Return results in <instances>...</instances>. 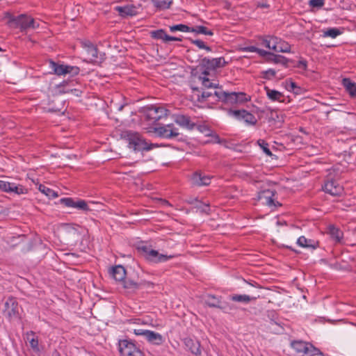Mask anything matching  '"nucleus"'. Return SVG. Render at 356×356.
<instances>
[{
  "mask_svg": "<svg viewBox=\"0 0 356 356\" xmlns=\"http://www.w3.org/2000/svg\"><path fill=\"white\" fill-rule=\"evenodd\" d=\"M121 138L127 140L129 143V147L134 151H149L154 147H159L156 143H148L138 132L131 130L122 131Z\"/></svg>",
  "mask_w": 356,
  "mask_h": 356,
  "instance_id": "obj_1",
  "label": "nucleus"
},
{
  "mask_svg": "<svg viewBox=\"0 0 356 356\" xmlns=\"http://www.w3.org/2000/svg\"><path fill=\"white\" fill-rule=\"evenodd\" d=\"M10 22H14L16 27L19 28L22 31L35 29L39 26V24L36 23L33 17L24 14L13 17Z\"/></svg>",
  "mask_w": 356,
  "mask_h": 356,
  "instance_id": "obj_2",
  "label": "nucleus"
},
{
  "mask_svg": "<svg viewBox=\"0 0 356 356\" xmlns=\"http://www.w3.org/2000/svg\"><path fill=\"white\" fill-rule=\"evenodd\" d=\"M49 67L56 75H65L70 74L72 76L77 75L80 69L77 66H71L67 65L59 64L52 60H49Z\"/></svg>",
  "mask_w": 356,
  "mask_h": 356,
  "instance_id": "obj_3",
  "label": "nucleus"
},
{
  "mask_svg": "<svg viewBox=\"0 0 356 356\" xmlns=\"http://www.w3.org/2000/svg\"><path fill=\"white\" fill-rule=\"evenodd\" d=\"M19 306L15 298L9 297L4 303L3 310L4 315L10 320L17 318L19 316Z\"/></svg>",
  "mask_w": 356,
  "mask_h": 356,
  "instance_id": "obj_4",
  "label": "nucleus"
},
{
  "mask_svg": "<svg viewBox=\"0 0 356 356\" xmlns=\"http://www.w3.org/2000/svg\"><path fill=\"white\" fill-rule=\"evenodd\" d=\"M146 118L149 120L158 121L168 115V110L156 105H150L145 108Z\"/></svg>",
  "mask_w": 356,
  "mask_h": 356,
  "instance_id": "obj_5",
  "label": "nucleus"
},
{
  "mask_svg": "<svg viewBox=\"0 0 356 356\" xmlns=\"http://www.w3.org/2000/svg\"><path fill=\"white\" fill-rule=\"evenodd\" d=\"M227 63L225 61L223 57L212 59L204 58L202 59L200 63L201 66L204 68L202 74L207 76L209 74L208 70H214L218 67H224Z\"/></svg>",
  "mask_w": 356,
  "mask_h": 356,
  "instance_id": "obj_6",
  "label": "nucleus"
},
{
  "mask_svg": "<svg viewBox=\"0 0 356 356\" xmlns=\"http://www.w3.org/2000/svg\"><path fill=\"white\" fill-rule=\"evenodd\" d=\"M118 349L121 356H137L140 355V351L136 348V345L132 341L127 339L119 341Z\"/></svg>",
  "mask_w": 356,
  "mask_h": 356,
  "instance_id": "obj_7",
  "label": "nucleus"
},
{
  "mask_svg": "<svg viewBox=\"0 0 356 356\" xmlns=\"http://www.w3.org/2000/svg\"><path fill=\"white\" fill-rule=\"evenodd\" d=\"M291 346L297 356H307L310 351H316L312 343L300 340L291 341Z\"/></svg>",
  "mask_w": 356,
  "mask_h": 356,
  "instance_id": "obj_8",
  "label": "nucleus"
},
{
  "mask_svg": "<svg viewBox=\"0 0 356 356\" xmlns=\"http://www.w3.org/2000/svg\"><path fill=\"white\" fill-rule=\"evenodd\" d=\"M134 333L136 335L144 336L148 342L156 346L161 345L164 341L161 334L154 331L144 329H134Z\"/></svg>",
  "mask_w": 356,
  "mask_h": 356,
  "instance_id": "obj_9",
  "label": "nucleus"
},
{
  "mask_svg": "<svg viewBox=\"0 0 356 356\" xmlns=\"http://www.w3.org/2000/svg\"><path fill=\"white\" fill-rule=\"evenodd\" d=\"M154 132L165 138H176L179 135V129L173 124H168L154 128Z\"/></svg>",
  "mask_w": 356,
  "mask_h": 356,
  "instance_id": "obj_10",
  "label": "nucleus"
},
{
  "mask_svg": "<svg viewBox=\"0 0 356 356\" xmlns=\"http://www.w3.org/2000/svg\"><path fill=\"white\" fill-rule=\"evenodd\" d=\"M60 202L67 207H72L83 211L90 210L87 202L83 200H74L71 197H63L60 200Z\"/></svg>",
  "mask_w": 356,
  "mask_h": 356,
  "instance_id": "obj_11",
  "label": "nucleus"
},
{
  "mask_svg": "<svg viewBox=\"0 0 356 356\" xmlns=\"http://www.w3.org/2000/svg\"><path fill=\"white\" fill-rule=\"evenodd\" d=\"M228 113L233 115L238 120H243L246 123L255 125L257 120L255 116L245 110H232L229 109Z\"/></svg>",
  "mask_w": 356,
  "mask_h": 356,
  "instance_id": "obj_12",
  "label": "nucleus"
},
{
  "mask_svg": "<svg viewBox=\"0 0 356 356\" xmlns=\"http://www.w3.org/2000/svg\"><path fill=\"white\" fill-rule=\"evenodd\" d=\"M214 95L216 96L218 100H222L226 103L234 104L237 103L238 97H243L245 93L243 92H227L222 90H216Z\"/></svg>",
  "mask_w": 356,
  "mask_h": 356,
  "instance_id": "obj_13",
  "label": "nucleus"
},
{
  "mask_svg": "<svg viewBox=\"0 0 356 356\" xmlns=\"http://www.w3.org/2000/svg\"><path fill=\"white\" fill-rule=\"evenodd\" d=\"M275 195V191L270 189L264 190L259 193L258 199L262 201L263 204H265L269 207H277L281 204L277 202H275L273 197Z\"/></svg>",
  "mask_w": 356,
  "mask_h": 356,
  "instance_id": "obj_14",
  "label": "nucleus"
},
{
  "mask_svg": "<svg viewBox=\"0 0 356 356\" xmlns=\"http://www.w3.org/2000/svg\"><path fill=\"white\" fill-rule=\"evenodd\" d=\"M323 189L326 193L332 196H340L343 191V187L333 179L327 181Z\"/></svg>",
  "mask_w": 356,
  "mask_h": 356,
  "instance_id": "obj_15",
  "label": "nucleus"
},
{
  "mask_svg": "<svg viewBox=\"0 0 356 356\" xmlns=\"http://www.w3.org/2000/svg\"><path fill=\"white\" fill-rule=\"evenodd\" d=\"M211 177L204 175L200 172H194L191 176V183L194 186H208L211 183Z\"/></svg>",
  "mask_w": 356,
  "mask_h": 356,
  "instance_id": "obj_16",
  "label": "nucleus"
},
{
  "mask_svg": "<svg viewBox=\"0 0 356 356\" xmlns=\"http://www.w3.org/2000/svg\"><path fill=\"white\" fill-rule=\"evenodd\" d=\"M174 120L177 124L188 130H193L196 125L195 122L191 120L189 116L185 115H175Z\"/></svg>",
  "mask_w": 356,
  "mask_h": 356,
  "instance_id": "obj_17",
  "label": "nucleus"
},
{
  "mask_svg": "<svg viewBox=\"0 0 356 356\" xmlns=\"http://www.w3.org/2000/svg\"><path fill=\"white\" fill-rule=\"evenodd\" d=\"M138 250L147 259L154 262H157L156 259L159 258V254L158 251L152 250L149 247L146 245L138 246Z\"/></svg>",
  "mask_w": 356,
  "mask_h": 356,
  "instance_id": "obj_18",
  "label": "nucleus"
},
{
  "mask_svg": "<svg viewBox=\"0 0 356 356\" xmlns=\"http://www.w3.org/2000/svg\"><path fill=\"white\" fill-rule=\"evenodd\" d=\"M184 343L187 349L193 355H200V343L198 341L187 337L184 339Z\"/></svg>",
  "mask_w": 356,
  "mask_h": 356,
  "instance_id": "obj_19",
  "label": "nucleus"
},
{
  "mask_svg": "<svg viewBox=\"0 0 356 356\" xmlns=\"http://www.w3.org/2000/svg\"><path fill=\"white\" fill-rule=\"evenodd\" d=\"M110 274L116 282L122 283L125 280L126 270L121 265L115 266L111 268Z\"/></svg>",
  "mask_w": 356,
  "mask_h": 356,
  "instance_id": "obj_20",
  "label": "nucleus"
},
{
  "mask_svg": "<svg viewBox=\"0 0 356 356\" xmlns=\"http://www.w3.org/2000/svg\"><path fill=\"white\" fill-rule=\"evenodd\" d=\"M259 296H250L245 294H232L229 296V300L233 302L248 303L252 300H255Z\"/></svg>",
  "mask_w": 356,
  "mask_h": 356,
  "instance_id": "obj_21",
  "label": "nucleus"
},
{
  "mask_svg": "<svg viewBox=\"0 0 356 356\" xmlns=\"http://www.w3.org/2000/svg\"><path fill=\"white\" fill-rule=\"evenodd\" d=\"M342 84L350 96L356 98V83L353 82L349 78H344L342 80Z\"/></svg>",
  "mask_w": 356,
  "mask_h": 356,
  "instance_id": "obj_22",
  "label": "nucleus"
},
{
  "mask_svg": "<svg viewBox=\"0 0 356 356\" xmlns=\"http://www.w3.org/2000/svg\"><path fill=\"white\" fill-rule=\"evenodd\" d=\"M328 234L336 243H341L343 236V232L334 225L328 227Z\"/></svg>",
  "mask_w": 356,
  "mask_h": 356,
  "instance_id": "obj_23",
  "label": "nucleus"
},
{
  "mask_svg": "<svg viewBox=\"0 0 356 356\" xmlns=\"http://www.w3.org/2000/svg\"><path fill=\"white\" fill-rule=\"evenodd\" d=\"M267 61L272 62L274 63H280L285 67H288L289 63L292 62L291 60H289L288 58L282 55L275 54L273 53H271V54H270V57L267 58Z\"/></svg>",
  "mask_w": 356,
  "mask_h": 356,
  "instance_id": "obj_24",
  "label": "nucleus"
},
{
  "mask_svg": "<svg viewBox=\"0 0 356 356\" xmlns=\"http://www.w3.org/2000/svg\"><path fill=\"white\" fill-rule=\"evenodd\" d=\"M297 244L300 247L310 248L312 249H316L318 246V242L307 239L303 236L298 238Z\"/></svg>",
  "mask_w": 356,
  "mask_h": 356,
  "instance_id": "obj_25",
  "label": "nucleus"
},
{
  "mask_svg": "<svg viewBox=\"0 0 356 356\" xmlns=\"http://www.w3.org/2000/svg\"><path fill=\"white\" fill-rule=\"evenodd\" d=\"M204 302L209 307H214L220 309L222 302L220 300V297L218 298L213 295L209 294L205 297Z\"/></svg>",
  "mask_w": 356,
  "mask_h": 356,
  "instance_id": "obj_26",
  "label": "nucleus"
},
{
  "mask_svg": "<svg viewBox=\"0 0 356 356\" xmlns=\"http://www.w3.org/2000/svg\"><path fill=\"white\" fill-rule=\"evenodd\" d=\"M115 10L119 13L121 17L133 16L135 15V9L134 6H117Z\"/></svg>",
  "mask_w": 356,
  "mask_h": 356,
  "instance_id": "obj_27",
  "label": "nucleus"
},
{
  "mask_svg": "<svg viewBox=\"0 0 356 356\" xmlns=\"http://www.w3.org/2000/svg\"><path fill=\"white\" fill-rule=\"evenodd\" d=\"M35 334V332L33 331L28 332L26 334L25 339L29 343L33 349L38 350V339Z\"/></svg>",
  "mask_w": 356,
  "mask_h": 356,
  "instance_id": "obj_28",
  "label": "nucleus"
},
{
  "mask_svg": "<svg viewBox=\"0 0 356 356\" xmlns=\"http://www.w3.org/2000/svg\"><path fill=\"white\" fill-rule=\"evenodd\" d=\"M265 90L266 91V94L268 97L273 101H279L282 102V98L284 95L280 92L269 89L268 87H265Z\"/></svg>",
  "mask_w": 356,
  "mask_h": 356,
  "instance_id": "obj_29",
  "label": "nucleus"
},
{
  "mask_svg": "<svg viewBox=\"0 0 356 356\" xmlns=\"http://www.w3.org/2000/svg\"><path fill=\"white\" fill-rule=\"evenodd\" d=\"M276 52L288 53L291 51V46L286 42L279 39L277 46L273 47Z\"/></svg>",
  "mask_w": 356,
  "mask_h": 356,
  "instance_id": "obj_30",
  "label": "nucleus"
},
{
  "mask_svg": "<svg viewBox=\"0 0 356 356\" xmlns=\"http://www.w3.org/2000/svg\"><path fill=\"white\" fill-rule=\"evenodd\" d=\"M191 32L195 33L196 34H204L210 36L213 35V31L209 30L204 26H195L194 27H191Z\"/></svg>",
  "mask_w": 356,
  "mask_h": 356,
  "instance_id": "obj_31",
  "label": "nucleus"
},
{
  "mask_svg": "<svg viewBox=\"0 0 356 356\" xmlns=\"http://www.w3.org/2000/svg\"><path fill=\"white\" fill-rule=\"evenodd\" d=\"M152 38L156 40H161L165 42H168V35L163 29H159L151 32Z\"/></svg>",
  "mask_w": 356,
  "mask_h": 356,
  "instance_id": "obj_32",
  "label": "nucleus"
},
{
  "mask_svg": "<svg viewBox=\"0 0 356 356\" xmlns=\"http://www.w3.org/2000/svg\"><path fill=\"white\" fill-rule=\"evenodd\" d=\"M154 6L159 10H165L170 8L172 1L166 0H152Z\"/></svg>",
  "mask_w": 356,
  "mask_h": 356,
  "instance_id": "obj_33",
  "label": "nucleus"
},
{
  "mask_svg": "<svg viewBox=\"0 0 356 356\" xmlns=\"http://www.w3.org/2000/svg\"><path fill=\"white\" fill-rule=\"evenodd\" d=\"M38 190L49 198L58 197V193L56 192L43 184L39 185Z\"/></svg>",
  "mask_w": 356,
  "mask_h": 356,
  "instance_id": "obj_34",
  "label": "nucleus"
},
{
  "mask_svg": "<svg viewBox=\"0 0 356 356\" xmlns=\"http://www.w3.org/2000/svg\"><path fill=\"white\" fill-rule=\"evenodd\" d=\"M9 193L13 192L17 195L25 194L27 193V189L22 185H16L14 183L10 184V188H8Z\"/></svg>",
  "mask_w": 356,
  "mask_h": 356,
  "instance_id": "obj_35",
  "label": "nucleus"
},
{
  "mask_svg": "<svg viewBox=\"0 0 356 356\" xmlns=\"http://www.w3.org/2000/svg\"><path fill=\"white\" fill-rule=\"evenodd\" d=\"M88 58L91 61H95L98 57V49L96 46H90L88 49H86Z\"/></svg>",
  "mask_w": 356,
  "mask_h": 356,
  "instance_id": "obj_36",
  "label": "nucleus"
},
{
  "mask_svg": "<svg viewBox=\"0 0 356 356\" xmlns=\"http://www.w3.org/2000/svg\"><path fill=\"white\" fill-rule=\"evenodd\" d=\"M123 287L127 289L136 290L140 289L139 282H136L133 280H124L122 282Z\"/></svg>",
  "mask_w": 356,
  "mask_h": 356,
  "instance_id": "obj_37",
  "label": "nucleus"
},
{
  "mask_svg": "<svg viewBox=\"0 0 356 356\" xmlns=\"http://www.w3.org/2000/svg\"><path fill=\"white\" fill-rule=\"evenodd\" d=\"M169 29L171 32H175L177 31L182 32H191V27L182 24L170 26Z\"/></svg>",
  "mask_w": 356,
  "mask_h": 356,
  "instance_id": "obj_38",
  "label": "nucleus"
},
{
  "mask_svg": "<svg viewBox=\"0 0 356 356\" xmlns=\"http://www.w3.org/2000/svg\"><path fill=\"white\" fill-rule=\"evenodd\" d=\"M341 32L336 28L330 29L324 32V37H331L332 38H335L337 36L340 35Z\"/></svg>",
  "mask_w": 356,
  "mask_h": 356,
  "instance_id": "obj_39",
  "label": "nucleus"
},
{
  "mask_svg": "<svg viewBox=\"0 0 356 356\" xmlns=\"http://www.w3.org/2000/svg\"><path fill=\"white\" fill-rule=\"evenodd\" d=\"M257 143L266 155L272 156V152L268 148V144L264 140L260 139L257 141Z\"/></svg>",
  "mask_w": 356,
  "mask_h": 356,
  "instance_id": "obj_40",
  "label": "nucleus"
},
{
  "mask_svg": "<svg viewBox=\"0 0 356 356\" xmlns=\"http://www.w3.org/2000/svg\"><path fill=\"white\" fill-rule=\"evenodd\" d=\"M220 309L225 313H230L232 311L236 309V307L229 302H223L220 307Z\"/></svg>",
  "mask_w": 356,
  "mask_h": 356,
  "instance_id": "obj_41",
  "label": "nucleus"
},
{
  "mask_svg": "<svg viewBox=\"0 0 356 356\" xmlns=\"http://www.w3.org/2000/svg\"><path fill=\"white\" fill-rule=\"evenodd\" d=\"M191 43L195 44L198 48L205 49L207 51H211V49L210 47L206 45L204 42L201 40H191Z\"/></svg>",
  "mask_w": 356,
  "mask_h": 356,
  "instance_id": "obj_42",
  "label": "nucleus"
},
{
  "mask_svg": "<svg viewBox=\"0 0 356 356\" xmlns=\"http://www.w3.org/2000/svg\"><path fill=\"white\" fill-rule=\"evenodd\" d=\"M200 79L202 80V84L205 88H217V86L216 84L211 83L209 81V79L208 78H207L205 76H200Z\"/></svg>",
  "mask_w": 356,
  "mask_h": 356,
  "instance_id": "obj_43",
  "label": "nucleus"
},
{
  "mask_svg": "<svg viewBox=\"0 0 356 356\" xmlns=\"http://www.w3.org/2000/svg\"><path fill=\"white\" fill-rule=\"evenodd\" d=\"M263 73V78L266 79H270L272 77H274L276 74V72L273 69H269L264 72Z\"/></svg>",
  "mask_w": 356,
  "mask_h": 356,
  "instance_id": "obj_44",
  "label": "nucleus"
},
{
  "mask_svg": "<svg viewBox=\"0 0 356 356\" xmlns=\"http://www.w3.org/2000/svg\"><path fill=\"white\" fill-rule=\"evenodd\" d=\"M309 5L312 7L321 8L324 5L323 0H310Z\"/></svg>",
  "mask_w": 356,
  "mask_h": 356,
  "instance_id": "obj_45",
  "label": "nucleus"
},
{
  "mask_svg": "<svg viewBox=\"0 0 356 356\" xmlns=\"http://www.w3.org/2000/svg\"><path fill=\"white\" fill-rule=\"evenodd\" d=\"M10 182L4 181L3 180H0V190L3 192L9 193L8 188L10 186Z\"/></svg>",
  "mask_w": 356,
  "mask_h": 356,
  "instance_id": "obj_46",
  "label": "nucleus"
},
{
  "mask_svg": "<svg viewBox=\"0 0 356 356\" xmlns=\"http://www.w3.org/2000/svg\"><path fill=\"white\" fill-rule=\"evenodd\" d=\"M194 201L196 202H198L200 204V205H197V207L200 209L202 212H204V213H209L210 209H209V204H204V205H203V207H202V204L201 202H199L197 199H195Z\"/></svg>",
  "mask_w": 356,
  "mask_h": 356,
  "instance_id": "obj_47",
  "label": "nucleus"
},
{
  "mask_svg": "<svg viewBox=\"0 0 356 356\" xmlns=\"http://www.w3.org/2000/svg\"><path fill=\"white\" fill-rule=\"evenodd\" d=\"M272 38V36H266V38H262L261 44L269 49L270 44L273 42Z\"/></svg>",
  "mask_w": 356,
  "mask_h": 356,
  "instance_id": "obj_48",
  "label": "nucleus"
},
{
  "mask_svg": "<svg viewBox=\"0 0 356 356\" xmlns=\"http://www.w3.org/2000/svg\"><path fill=\"white\" fill-rule=\"evenodd\" d=\"M139 284H140V289H142V288H153L154 286V284L151 282H149V281H145V280H141L140 282H139Z\"/></svg>",
  "mask_w": 356,
  "mask_h": 356,
  "instance_id": "obj_49",
  "label": "nucleus"
},
{
  "mask_svg": "<svg viewBox=\"0 0 356 356\" xmlns=\"http://www.w3.org/2000/svg\"><path fill=\"white\" fill-rule=\"evenodd\" d=\"M286 88L289 91H292V90H295V88L297 87V84L295 82L292 81L291 79L289 81L286 80Z\"/></svg>",
  "mask_w": 356,
  "mask_h": 356,
  "instance_id": "obj_50",
  "label": "nucleus"
},
{
  "mask_svg": "<svg viewBox=\"0 0 356 356\" xmlns=\"http://www.w3.org/2000/svg\"><path fill=\"white\" fill-rule=\"evenodd\" d=\"M213 95H214V92L212 93L211 92L204 91V92H202V93L201 95L202 99H200V98L199 97L198 101H200V102L204 101V100L207 99L209 97L212 96Z\"/></svg>",
  "mask_w": 356,
  "mask_h": 356,
  "instance_id": "obj_51",
  "label": "nucleus"
},
{
  "mask_svg": "<svg viewBox=\"0 0 356 356\" xmlns=\"http://www.w3.org/2000/svg\"><path fill=\"white\" fill-rule=\"evenodd\" d=\"M61 92H72L74 95L76 97H80L82 92L78 89H68L67 90H60Z\"/></svg>",
  "mask_w": 356,
  "mask_h": 356,
  "instance_id": "obj_52",
  "label": "nucleus"
},
{
  "mask_svg": "<svg viewBox=\"0 0 356 356\" xmlns=\"http://www.w3.org/2000/svg\"><path fill=\"white\" fill-rule=\"evenodd\" d=\"M172 257H173V256H172V255L168 256L166 254H159V258L156 260H157V262L165 261L168 259H171Z\"/></svg>",
  "mask_w": 356,
  "mask_h": 356,
  "instance_id": "obj_53",
  "label": "nucleus"
},
{
  "mask_svg": "<svg viewBox=\"0 0 356 356\" xmlns=\"http://www.w3.org/2000/svg\"><path fill=\"white\" fill-rule=\"evenodd\" d=\"M257 53H258L259 55L262 56V57H266V58H269L270 57V54H271V52L267 51H265L264 49H259V48H258V50L257 51Z\"/></svg>",
  "mask_w": 356,
  "mask_h": 356,
  "instance_id": "obj_54",
  "label": "nucleus"
},
{
  "mask_svg": "<svg viewBox=\"0 0 356 356\" xmlns=\"http://www.w3.org/2000/svg\"><path fill=\"white\" fill-rule=\"evenodd\" d=\"M294 67H298V68H301L302 70H306L307 68V61L306 60H300L298 61V63L294 65Z\"/></svg>",
  "mask_w": 356,
  "mask_h": 356,
  "instance_id": "obj_55",
  "label": "nucleus"
},
{
  "mask_svg": "<svg viewBox=\"0 0 356 356\" xmlns=\"http://www.w3.org/2000/svg\"><path fill=\"white\" fill-rule=\"evenodd\" d=\"M316 351H310L307 356H324L319 349L316 348Z\"/></svg>",
  "mask_w": 356,
  "mask_h": 356,
  "instance_id": "obj_56",
  "label": "nucleus"
},
{
  "mask_svg": "<svg viewBox=\"0 0 356 356\" xmlns=\"http://www.w3.org/2000/svg\"><path fill=\"white\" fill-rule=\"evenodd\" d=\"M243 50L244 51H248V52H257V51L258 50V48L254 46H248V47H244L243 49Z\"/></svg>",
  "mask_w": 356,
  "mask_h": 356,
  "instance_id": "obj_57",
  "label": "nucleus"
},
{
  "mask_svg": "<svg viewBox=\"0 0 356 356\" xmlns=\"http://www.w3.org/2000/svg\"><path fill=\"white\" fill-rule=\"evenodd\" d=\"M272 41H273V42L271 44H270L269 49H272L274 51V48L273 47L277 46L279 38H277L276 37H273Z\"/></svg>",
  "mask_w": 356,
  "mask_h": 356,
  "instance_id": "obj_58",
  "label": "nucleus"
},
{
  "mask_svg": "<svg viewBox=\"0 0 356 356\" xmlns=\"http://www.w3.org/2000/svg\"><path fill=\"white\" fill-rule=\"evenodd\" d=\"M81 44H82V47H84L86 49H88L90 46H93L94 45L89 40L83 41L81 42Z\"/></svg>",
  "mask_w": 356,
  "mask_h": 356,
  "instance_id": "obj_59",
  "label": "nucleus"
},
{
  "mask_svg": "<svg viewBox=\"0 0 356 356\" xmlns=\"http://www.w3.org/2000/svg\"><path fill=\"white\" fill-rule=\"evenodd\" d=\"M294 94L296 95H301L304 90L301 87L297 86V87L295 88V90H292Z\"/></svg>",
  "mask_w": 356,
  "mask_h": 356,
  "instance_id": "obj_60",
  "label": "nucleus"
},
{
  "mask_svg": "<svg viewBox=\"0 0 356 356\" xmlns=\"http://www.w3.org/2000/svg\"><path fill=\"white\" fill-rule=\"evenodd\" d=\"M182 39L181 38H177V37H174V36H170V35H168V41H181Z\"/></svg>",
  "mask_w": 356,
  "mask_h": 356,
  "instance_id": "obj_61",
  "label": "nucleus"
},
{
  "mask_svg": "<svg viewBox=\"0 0 356 356\" xmlns=\"http://www.w3.org/2000/svg\"><path fill=\"white\" fill-rule=\"evenodd\" d=\"M247 100H248V99L246 98L245 95L243 97H237V103L238 102H243Z\"/></svg>",
  "mask_w": 356,
  "mask_h": 356,
  "instance_id": "obj_62",
  "label": "nucleus"
},
{
  "mask_svg": "<svg viewBox=\"0 0 356 356\" xmlns=\"http://www.w3.org/2000/svg\"><path fill=\"white\" fill-rule=\"evenodd\" d=\"M216 140L217 143H220V139L219 138L218 136H216Z\"/></svg>",
  "mask_w": 356,
  "mask_h": 356,
  "instance_id": "obj_63",
  "label": "nucleus"
},
{
  "mask_svg": "<svg viewBox=\"0 0 356 356\" xmlns=\"http://www.w3.org/2000/svg\"><path fill=\"white\" fill-rule=\"evenodd\" d=\"M52 356H60V354L58 352H54Z\"/></svg>",
  "mask_w": 356,
  "mask_h": 356,
  "instance_id": "obj_64",
  "label": "nucleus"
}]
</instances>
